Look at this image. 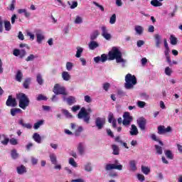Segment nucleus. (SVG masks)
Returning <instances> with one entry per match:
<instances>
[{
  "instance_id": "35",
  "label": "nucleus",
  "mask_w": 182,
  "mask_h": 182,
  "mask_svg": "<svg viewBox=\"0 0 182 182\" xmlns=\"http://www.w3.org/2000/svg\"><path fill=\"white\" fill-rule=\"evenodd\" d=\"M22 77H23V75L21 70H18L16 75V80L17 82H22Z\"/></svg>"
},
{
  "instance_id": "54",
  "label": "nucleus",
  "mask_w": 182,
  "mask_h": 182,
  "mask_svg": "<svg viewBox=\"0 0 182 182\" xmlns=\"http://www.w3.org/2000/svg\"><path fill=\"white\" fill-rule=\"evenodd\" d=\"M62 112L63 114H65V116H66L68 119H72L73 116L70 114V112L68 111V109H63Z\"/></svg>"
},
{
  "instance_id": "21",
  "label": "nucleus",
  "mask_w": 182,
  "mask_h": 182,
  "mask_svg": "<svg viewBox=\"0 0 182 182\" xmlns=\"http://www.w3.org/2000/svg\"><path fill=\"white\" fill-rule=\"evenodd\" d=\"M66 102L69 106H72V105H75V102H76V98L73 96H70L68 98H66Z\"/></svg>"
},
{
  "instance_id": "46",
  "label": "nucleus",
  "mask_w": 182,
  "mask_h": 182,
  "mask_svg": "<svg viewBox=\"0 0 182 182\" xmlns=\"http://www.w3.org/2000/svg\"><path fill=\"white\" fill-rule=\"evenodd\" d=\"M82 23H83V18L82 17H80V16H77L74 21V23L79 25Z\"/></svg>"
},
{
  "instance_id": "37",
  "label": "nucleus",
  "mask_w": 182,
  "mask_h": 182,
  "mask_svg": "<svg viewBox=\"0 0 182 182\" xmlns=\"http://www.w3.org/2000/svg\"><path fill=\"white\" fill-rule=\"evenodd\" d=\"M158 134H166V127L164 125L158 127Z\"/></svg>"
},
{
  "instance_id": "27",
  "label": "nucleus",
  "mask_w": 182,
  "mask_h": 182,
  "mask_svg": "<svg viewBox=\"0 0 182 182\" xmlns=\"http://www.w3.org/2000/svg\"><path fill=\"white\" fill-rule=\"evenodd\" d=\"M134 31L137 33V35H141L143 33V31H144V28L141 26H135Z\"/></svg>"
},
{
  "instance_id": "12",
  "label": "nucleus",
  "mask_w": 182,
  "mask_h": 182,
  "mask_svg": "<svg viewBox=\"0 0 182 182\" xmlns=\"http://www.w3.org/2000/svg\"><path fill=\"white\" fill-rule=\"evenodd\" d=\"M101 31H102V36H103L105 39H107V41H109L112 38V36L109 33H107V28H106V26H102Z\"/></svg>"
},
{
  "instance_id": "16",
  "label": "nucleus",
  "mask_w": 182,
  "mask_h": 182,
  "mask_svg": "<svg viewBox=\"0 0 182 182\" xmlns=\"http://www.w3.org/2000/svg\"><path fill=\"white\" fill-rule=\"evenodd\" d=\"M88 48L90 50H95L97 48H99V43L95 41H91L88 43Z\"/></svg>"
},
{
  "instance_id": "61",
  "label": "nucleus",
  "mask_w": 182,
  "mask_h": 182,
  "mask_svg": "<svg viewBox=\"0 0 182 182\" xmlns=\"http://www.w3.org/2000/svg\"><path fill=\"white\" fill-rule=\"evenodd\" d=\"M138 180H139V181H144L145 178L142 174L138 173L136 176Z\"/></svg>"
},
{
  "instance_id": "13",
  "label": "nucleus",
  "mask_w": 182,
  "mask_h": 182,
  "mask_svg": "<svg viewBox=\"0 0 182 182\" xmlns=\"http://www.w3.org/2000/svg\"><path fill=\"white\" fill-rule=\"evenodd\" d=\"M85 149L86 146L85 145V142H80L78 144L77 150L80 156H83V154H85Z\"/></svg>"
},
{
  "instance_id": "33",
  "label": "nucleus",
  "mask_w": 182,
  "mask_h": 182,
  "mask_svg": "<svg viewBox=\"0 0 182 182\" xmlns=\"http://www.w3.org/2000/svg\"><path fill=\"white\" fill-rule=\"evenodd\" d=\"M36 82L38 83V85H40V86L43 85V78L42 77V75L41 73L37 74Z\"/></svg>"
},
{
  "instance_id": "59",
  "label": "nucleus",
  "mask_w": 182,
  "mask_h": 182,
  "mask_svg": "<svg viewBox=\"0 0 182 182\" xmlns=\"http://www.w3.org/2000/svg\"><path fill=\"white\" fill-rule=\"evenodd\" d=\"M109 87H110V84L109 82H106L103 84V89L104 90H105V92H107Z\"/></svg>"
},
{
  "instance_id": "14",
  "label": "nucleus",
  "mask_w": 182,
  "mask_h": 182,
  "mask_svg": "<svg viewBox=\"0 0 182 182\" xmlns=\"http://www.w3.org/2000/svg\"><path fill=\"white\" fill-rule=\"evenodd\" d=\"M108 122L109 123H112V127H114V129H116L117 127L116 123L117 121L115 119L114 115L112 112L109 113L108 115Z\"/></svg>"
},
{
  "instance_id": "8",
  "label": "nucleus",
  "mask_w": 182,
  "mask_h": 182,
  "mask_svg": "<svg viewBox=\"0 0 182 182\" xmlns=\"http://www.w3.org/2000/svg\"><path fill=\"white\" fill-rule=\"evenodd\" d=\"M106 124V119L102 117H97L95 119V126L97 127L98 130H102L103 129V126Z\"/></svg>"
},
{
  "instance_id": "55",
  "label": "nucleus",
  "mask_w": 182,
  "mask_h": 182,
  "mask_svg": "<svg viewBox=\"0 0 182 182\" xmlns=\"http://www.w3.org/2000/svg\"><path fill=\"white\" fill-rule=\"evenodd\" d=\"M69 164H70V166H73V167H77V164H76V161H75V159L73 158H70Z\"/></svg>"
},
{
  "instance_id": "9",
  "label": "nucleus",
  "mask_w": 182,
  "mask_h": 182,
  "mask_svg": "<svg viewBox=\"0 0 182 182\" xmlns=\"http://www.w3.org/2000/svg\"><path fill=\"white\" fill-rule=\"evenodd\" d=\"M105 170L109 171L110 170H123V166L122 164L116 165L115 164H108L105 166Z\"/></svg>"
},
{
  "instance_id": "56",
  "label": "nucleus",
  "mask_w": 182,
  "mask_h": 182,
  "mask_svg": "<svg viewBox=\"0 0 182 182\" xmlns=\"http://www.w3.org/2000/svg\"><path fill=\"white\" fill-rule=\"evenodd\" d=\"M93 5H95V6H97V8H99L100 9V11H102V12H105V7H103V6L99 4L96 1H93L92 2Z\"/></svg>"
},
{
  "instance_id": "15",
  "label": "nucleus",
  "mask_w": 182,
  "mask_h": 182,
  "mask_svg": "<svg viewBox=\"0 0 182 182\" xmlns=\"http://www.w3.org/2000/svg\"><path fill=\"white\" fill-rule=\"evenodd\" d=\"M36 36L37 38L38 43H42V41H43L45 39V36H43V33H42V31H38L36 33Z\"/></svg>"
},
{
  "instance_id": "17",
  "label": "nucleus",
  "mask_w": 182,
  "mask_h": 182,
  "mask_svg": "<svg viewBox=\"0 0 182 182\" xmlns=\"http://www.w3.org/2000/svg\"><path fill=\"white\" fill-rule=\"evenodd\" d=\"M129 134L131 136H137V134H139V129H137V127H136V125L132 124L131 126V130L129 132Z\"/></svg>"
},
{
  "instance_id": "50",
  "label": "nucleus",
  "mask_w": 182,
  "mask_h": 182,
  "mask_svg": "<svg viewBox=\"0 0 182 182\" xmlns=\"http://www.w3.org/2000/svg\"><path fill=\"white\" fill-rule=\"evenodd\" d=\"M171 73H173V70L170 68V67H166L165 68V75L167 76H171Z\"/></svg>"
},
{
  "instance_id": "63",
  "label": "nucleus",
  "mask_w": 182,
  "mask_h": 182,
  "mask_svg": "<svg viewBox=\"0 0 182 182\" xmlns=\"http://www.w3.org/2000/svg\"><path fill=\"white\" fill-rule=\"evenodd\" d=\"M16 19H18V17L16 16V14H14L11 16V23H12V25H14V23H15V21H16Z\"/></svg>"
},
{
  "instance_id": "38",
  "label": "nucleus",
  "mask_w": 182,
  "mask_h": 182,
  "mask_svg": "<svg viewBox=\"0 0 182 182\" xmlns=\"http://www.w3.org/2000/svg\"><path fill=\"white\" fill-rule=\"evenodd\" d=\"M16 113H22V109H21L19 108H12L11 109V116H16Z\"/></svg>"
},
{
  "instance_id": "18",
  "label": "nucleus",
  "mask_w": 182,
  "mask_h": 182,
  "mask_svg": "<svg viewBox=\"0 0 182 182\" xmlns=\"http://www.w3.org/2000/svg\"><path fill=\"white\" fill-rule=\"evenodd\" d=\"M137 161L136 160L129 161V167L131 171H136L137 170Z\"/></svg>"
},
{
  "instance_id": "6",
  "label": "nucleus",
  "mask_w": 182,
  "mask_h": 182,
  "mask_svg": "<svg viewBox=\"0 0 182 182\" xmlns=\"http://www.w3.org/2000/svg\"><path fill=\"white\" fill-rule=\"evenodd\" d=\"M123 121L122 124L125 126V127H129L130 126L132 122H133V117L130 115V112H126L123 114Z\"/></svg>"
},
{
  "instance_id": "29",
  "label": "nucleus",
  "mask_w": 182,
  "mask_h": 182,
  "mask_svg": "<svg viewBox=\"0 0 182 182\" xmlns=\"http://www.w3.org/2000/svg\"><path fill=\"white\" fill-rule=\"evenodd\" d=\"M155 151L156 154H158L159 156H161L163 154V148L159 145H155Z\"/></svg>"
},
{
  "instance_id": "25",
  "label": "nucleus",
  "mask_w": 182,
  "mask_h": 182,
  "mask_svg": "<svg viewBox=\"0 0 182 182\" xmlns=\"http://www.w3.org/2000/svg\"><path fill=\"white\" fill-rule=\"evenodd\" d=\"M62 77L63 80L68 82V80H70V74H69L67 71H64L62 73Z\"/></svg>"
},
{
  "instance_id": "1",
  "label": "nucleus",
  "mask_w": 182,
  "mask_h": 182,
  "mask_svg": "<svg viewBox=\"0 0 182 182\" xmlns=\"http://www.w3.org/2000/svg\"><path fill=\"white\" fill-rule=\"evenodd\" d=\"M121 53L122 52L119 50V48L113 47L112 50L108 53V58L107 55L102 54L101 55V56L95 57L94 62H95L96 63H99L100 62L105 63V62H106L107 60H114V59L118 58Z\"/></svg>"
},
{
  "instance_id": "11",
  "label": "nucleus",
  "mask_w": 182,
  "mask_h": 182,
  "mask_svg": "<svg viewBox=\"0 0 182 182\" xmlns=\"http://www.w3.org/2000/svg\"><path fill=\"white\" fill-rule=\"evenodd\" d=\"M13 55L14 56H18L20 59H23V58L26 56V50L24 49H14L13 51Z\"/></svg>"
},
{
  "instance_id": "44",
  "label": "nucleus",
  "mask_w": 182,
  "mask_h": 182,
  "mask_svg": "<svg viewBox=\"0 0 182 182\" xmlns=\"http://www.w3.org/2000/svg\"><path fill=\"white\" fill-rule=\"evenodd\" d=\"M115 60L117 63H126V60L122 58V53Z\"/></svg>"
},
{
  "instance_id": "5",
  "label": "nucleus",
  "mask_w": 182,
  "mask_h": 182,
  "mask_svg": "<svg viewBox=\"0 0 182 182\" xmlns=\"http://www.w3.org/2000/svg\"><path fill=\"white\" fill-rule=\"evenodd\" d=\"M55 95H63V96H68V92H66V88L65 87L60 86L59 84H55L53 90Z\"/></svg>"
},
{
  "instance_id": "30",
  "label": "nucleus",
  "mask_w": 182,
  "mask_h": 182,
  "mask_svg": "<svg viewBox=\"0 0 182 182\" xmlns=\"http://www.w3.org/2000/svg\"><path fill=\"white\" fill-rule=\"evenodd\" d=\"M11 156L13 160H16V159L19 158V154L16 151V149L11 150Z\"/></svg>"
},
{
  "instance_id": "2",
  "label": "nucleus",
  "mask_w": 182,
  "mask_h": 182,
  "mask_svg": "<svg viewBox=\"0 0 182 182\" xmlns=\"http://www.w3.org/2000/svg\"><path fill=\"white\" fill-rule=\"evenodd\" d=\"M134 85H137V79L136 78V76L132 75L130 73H128L125 76V83H124L125 89H127V90L133 89V87H134Z\"/></svg>"
},
{
  "instance_id": "3",
  "label": "nucleus",
  "mask_w": 182,
  "mask_h": 182,
  "mask_svg": "<svg viewBox=\"0 0 182 182\" xmlns=\"http://www.w3.org/2000/svg\"><path fill=\"white\" fill-rule=\"evenodd\" d=\"M17 99L19 102L18 106L19 107H21V109H23V110H25L26 107L29 106V103L31 101H29V98L24 93H21L17 95Z\"/></svg>"
},
{
  "instance_id": "45",
  "label": "nucleus",
  "mask_w": 182,
  "mask_h": 182,
  "mask_svg": "<svg viewBox=\"0 0 182 182\" xmlns=\"http://www.w3.org/2000/svg\"><path fill=\"white\" fill-rule=\"evenodd\" d=\"M37 102H41V100H48V97L42 94H39L36 97Z\"/></svg>"
},
{
  "instance_id": "36",
  "label": "nucleus",
  "mask_w": 182,
  "mask_h": 182,
  "mask_svg": "<svg viewBox=\"0 0 182 182\" xmlns=\"http://www.w3.org/2000/svg\"><path fill=\"white\" fill-rule=\"evenodd\" d=\"M50 159L52 164H54V165L58 164V159H56V155H55V154H50Z\"/></svg>"
},
{
  "instance_id": "53",
  "label": "nucleus",
  "mask_w": 182,
  "mask_h": 182,
  "mask_svg": "<svg viewBox=\"0 0 182 182\" xmlns=\"http://www.w3.org/2000/svg\"><path fill=\"white\" fill-rule=\"evenodd\" d=\"M16 4V0H12L11 4L9 5V11H15V5Z\"/></svg>"
},
{
  "instance_id": "60",
  "label": "nucleus",
  "mask_w": 182,
  "mask_h": 182,
  "mask_svg": "<svg viewBox=\"0 0 182 182\" xmlns=\"http://www.w3.org/2000/svg\"><path fill=\"white\" fill-rule=\"evenodd\" d=\"M9 141L12 146H16V144H18V140L15 138H11Z\"/></svg>"
},
{
  "instance_id": "49",
  "label": "nucleus",
  "mask_w": 182,
  "mask_h": 182,
  "mask_svg": "<svg viewBox=\"0 0 182 182\" xmlns=\"http://www.w3.org/2000/svg\"><path fill=\"white\" fill-rule=\"evenodd\" d=\"M65 68H66L67 70H68V72H70V70H72V69H73V63H70V62H67Z\"/></svg>"
},
{
  "instance_id": "43",
  "label": "nucleus",
  "mask_w": 182,
  "mask_h": 182,
  "mask_svg": "<svg viewBox=\"0 0 182 182\" xmlns=\"http://www.w3.org/2000/svg\"><path fill=\"white\" fill-rule=\"evenodd\" d=\"M151 5H152V6L157 7V6H161L163 4L159 1V0H152L151 1Z\"/></svg>"
},
{
  "instance_id": "62",
  "label": "nucleus",
  "mask_w": 182,
  "mask_h": 182,
  "mask_svg": "<svg viewBox=\"0 0 182 182\" xmlns=\"http://www.w3.org/2000/svg\"><path fill=\"white\" fill-rule=\"evenodd\" d=\"M80 105H75L72 107V111L75 112H77V110H80Z\"/></svg>"
},
{
  "instance_id": "19",
  "label": "nucleus",
  "mask_w": 182,
  "mask_h": 182,
  "mask_svg": "<svg viewBox=\"0 0 182 182\" xmlns=\"http://www.w3.org/2000/svg\"><path fill=\"white\" fill-rule=\"evenodd\" d=\"M112 154H114V156H119V154H120V149H119V146L117 145L112 144Z\"/></svg>"
},
{
  "instance_id": "51",
  "label": "nucleus",
  "mask_w": 182,
  "mask_h": 182,
  "mask_svg": "<svg viewBox=\"0 0 182 182\" xmlns=\"http://www.w3.org/2000/svg\"><path fill=\"white\" fill-rule=\"evenodd\" d=\"M171 45H177V38L174 37V36L171 35L170 37Z\"/></svg>"
},
{
  "instance_id": "32",
  "label": "nucleus",
  "mask_w": 182,
  "mask_h": 182,
  "mask_svg": "<svg viewBox=\"0 0 182 182\" xmlns=\"http://www.w3.org/2000/svg\"><path fill=\"white\" fill-rule=\"evenodd\" d=\"M76 49L77 52L75 54V58H80L82 56V53H83V48L77 46Z\"/></svg>"
},
{
  "instance_id": "4",
  "label": "nucleus",
  "mask_w": 182,
  "mask_h": 182,
  "mask_svg": "<svg viewBox=\"0 0 182 182\" xmlns=\"http://www.w3.org/2000/svg\"><path fill=\"white\" fill-rule=\"evenodd\" d=\"M92 110L91 108H88L86 112V108L82 107L77 114V118L80 119H83V121L85 123L89 124L90 122V116H89V113H92Z\"/></svg>"
},
{
  "instance_id": "10",
  "label": "nucleus",
  "mask_w": 182,
  "mask_h": 182,
  "mask_svg": "<svg viewBox=\"0 0 182 182\" xmlns=\"http://www.w3.org/2000/svg\"><path fill=\"white\" fill-rule=\"evenodd\" d=\"M6 105L9 107H16V106H18V103L16 102V99L14 98L12 95H9L8 97V99L6 102Z\"/></svg>"
},
{
  "instance_id": "57",
  "label": "nucleus",
  "mask_w": 182,
  "mask_h": 182,
  "mask_svg": "<svg viewBox=\"0 0 182 182\" xmlns=\"http://www.w3.org/2000/svg\"><path fill=\"white\" fill-rule=\"evenodd\" d=\"M136 105L138 107H140V109H143L144 106H146V103L143 101H138Z\"/></svg>"
},
{
  "instance_id": "42",
  "label": "nucleus",
  "mask_w": 182,
  "mask_h": 182,
  "mask_svg": "<svg viewBox=\"0 0 182 182\" xmlns=\"http://www.w3.org/2000/svg\"><path fill=\"white\" fill-rule=\"evenodd\" d=\"M68 4L69 5L70 9H75V8H77V1H68Z\"/></svg>"
},
{
  "instance_id": "52",
  "label": "nucleus",
  "mask_w": 182,
  "mask_h": 182,
  "mask_svg": "<svg viewBox=\"0 0 182 182\" xmlns=\"http://www.w3.org/2000/svg\"><path fill=\"white\" fill-rule=\"evenodd\" d=\"M109 23H111V25H114V23H116V14H112V16L110 17Z\"/></svg>"
},
{
  "instance_id": "48",
  "label": "nucleus",
  "mask_w": 182,
  "mask_h": 182,
  "mask_svg": "<svg viewBox=\"0 0 182 182\" xmlns=\"http://www.w3.org/2000/svg\"><path fill=\"white\" fill-rule=\"evenodd\" d=\"M36 58H38V56L33 55V54H31L29 56H28L26 58V62H31L32 60H35V59H36Z\"/></svg>"
},
{
  "instance_id": "34",
  "label": "nucleus",
  "mask_w": 182,
  "mask_h": 182,
  "mask_svg": "<svg viewBox=\"0 0 182 182\" xmlns=\"http://www.w3.org/2000/svg\"><path fill=\"white\" fill-rule=\"evenodd\" d=\"M141 172L145 174V176H148V174H150V168H149V166H141Z\"/></svg>"
},
{
  "instance_id": "40",
  "label": "nucleus",
  "mask_w": 182,
  "mask_h": 182,
  "mask_svg": "<svg viewBox=\"0 0 182 182\" xmlns=\"http://www.w3.org/2000/svg\"><path fill=\"white\" fill-rule=\"evenodd\" d=\"M31 78H26L24 81V82L23 83V86L24 87V89H29V85H31Z\"/></svg>"
},
{
  "instance_id": "23",
  "label": "nucleus",
  "mask_w": 182,
  "mask_h": 182,
  "mask_svg": "<svg viewBox=\"0 0 182 182\" xmlns=\"http://www.w3.org/2000/svg\"><path fill=\"white\" fill-rule=\"evenodd\" d=\"M155 42L156 48H160V45H161V36L159 34L155 35Z\"/></svg>"
},
{
  "instance_id": "7",
  "label": "nucleus",
  "mask_w": 182,
  "mask_h": 182,
  "mask_svg": "<svg viewBox=\"0 0 182 182\" xmlns=\"http://www.w3.org/2000/svg\"><path fill=\"white\" fill-rule=\"evenodd\" d=\"M136 123H137L140 130H141L142 132H144V130H146V124H147V119H145L143 117H139L136 120Z\"/></svg>"
},
{
  "instance_id": "64",
  "label": "nucleus",
  "mask_w": 182,
  "mask_h": 182,
  "mask_svg": "<svg viewBox=\"0 0 182 182\" xmlns=\"http://www.w3.org/2000/svg\"><path fill=\"white\" fill-rule=\"evenodd\" d=\"M71 182H85V180L82 178L73 179L71 180Z\"/></svg>"
},
{
  "instance_id": "41",
  "label": "nucleus",
  "mask_w": 182,
  "mask_h": 182,
  "mask_svg": "<svg viewBox=\"0 0 182 182\" xmlns=\"http://www.w3.org/2000/svg\"><path fill=\"white\" fill-rule=\"evenodd\" d=\"M43 123H44L43 120H40V121L36 122L34 124L33 129L35 130H38V129H39L41 127V126H42V124H43Z\"/></svg>"
},
{
  "instance_id": "28",
  "label": "nucleus",
  "mask_w": 182,
  "mask_h": 182,
  "mask_svg": "<svg viewBox=\"0 0 182 182\" xmlns=\"http://www.w3.org/2000/svg\"><path fill=\"white\" fill-rule=\"evenodd\" d=\"M33 139L34 141H36V143H38V144L42 141V138L41 137V135L38 133L33 134Z\"/></svg>"
},
{
  "instance_id": "39",
  "label": "nucleus",
  "mask_w": 182,
  "mask_h": 182,
  "mask_svg": "<svg viewBox=\"0 0 182 182\" xmlns=\"http://www.w3.org/2000/svg\"><path fill=\"white\" fill-rule=\"evenodd\" d=\"M97 36H99V31L96 30L90 35V41H95Z\"/></svg>"
},
{
  "instance_id": "47",
  "label": "nucleus",
  "mask_w": 182,
  "mask_h": 182,
  "mask_svg": "<svg viewBox=\"0 0 182 182\" xmlns=\"http://www.w3.org/2000/svg\"><path fill=\"white\" fill-rule=\"evenodd\" d=\"M4 28H5V31H9V30L11 28V22L8 21H5Z\"/></svg>"
},
{
  "instance_id": "58",
  "label": "nucleus",
  "mask_w": 182,
  "mask_h": 182,
  "mask_svg": "<svg viewBox=\"0 0 182 182\" xmlns=\"http://www.w3.org/2000/svg\"><path fill=\"white\" fill-rule=\"evenodd\" d=\"M84 100L86 102V103H92V97L89 95H85L84 97Z\"/></svg>"
},
{
  "instance_id": "24",
  "label": "nucleus",
  "mask_w": 182,
  "mask_h": 182,
  "mask_svg": "<svg viewBox=\"0 0 182 182\" xmlns=\"http://www.w3.org/2000/svg\"><path fill=\"white\" fill-rule=\"evenodd\" d=\"M84 169L85 171H87L88 173H92V171H93V167L92 166V163L90 162L87 163L84 166Z\"/></svg>"
},
{
  "instance_id": "26",
  "label": "nucleus",
  "mask_w": 182,
  "mask_h": 182,
  "mask_svg": "<svg viewBox=\"0 0 182 182\" xmlns=\"http://www.w3.org/2000/svg\"><path fill=\"white\" fill-rule=\"evenodd\" d=\"M82 132H83V127H77V128L75 129L74 134L76 136V137H79Z\"/></svg>"
},
{
  "instance_id": "20",
  "label": "nucleus",
  "mask_w": 182,
  "mask_h": 182,
  "mask_svg": "<svg viewBox=\"0 0 182 182\" xmlns=\"http://www.w3.org/2000/svg\"><path fill=\"white\" fill-rule=\"evenodd\" d=\"M164 154L166 157L168 158L169 160H173V159H174V154H173V151L169 149L165 150Z\"/></svg>"
},
{
  "instance_id": "22",
  "label": "nucleus",
  "mask_w": 182,
  "mask_h": 182,
  "mask_svg": "<svg viewBox=\"0 0 182 182\" xmlns=\"http://www.w3.org/2000/svg\"><path fill=\"white\" fill-rule=\"evenodd\" d=\"M18 174H24V173H26V167L25 166L21 165L20 166H18L16 168Z\"/></svg>"
},
{
  "instance_id": "31",
  "label": "nucleus",
  "mask_w": 182,
  "mask_h": 182,
  "mask_svg": "<svg viewBox=\"0 0 182 182\" xmlns=\"http://www.w3.org/2000/svg\"><path fill=\"white\" fill-rule=\"evenodd\" d=\"M18 14H24V16H26V18H29V16H31V13L28 12V11L26 9H18Z\"/></svg>"
}]
</instances>
